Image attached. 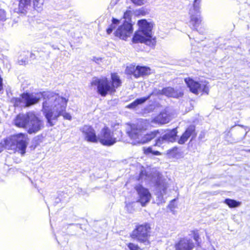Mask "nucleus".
<instances>
[{
    "mask_svg": "<svg viewBox=\"0 0 250 250\" xmlns=\"http://www.w3.org/2000/svg\"><path fill=\"white\" fill-rule=\"evenodd\" d=\"M23 102L26 106L34 104L42 99V111L50 126L55 125L58 119L63 116L66 120H71V116L65 112L68 99L52 91H43L37 93H23Z\"/></svg>",
    "mask_w": 250,
    "mask_h": 250,
    "instance_id": "f257e3e1",
    "label": "nucleus"
},
{
    "mask_svg": "<svg viewBox=\"0 0 250 250\" xmlns=\"http://www.w3.org/2000/svg\"><path fill=\"white\" fill-rule=\"evenodd\" d=\"M18 127L24 128L29 134L36 133L43 127V122L33 112L18 115L14 120Z\"/></svg>",
    "mask_w": 250,
    "mask_h": 250,
    "instance_id": "f03ea898",
    "label": "nucleus"
},
{
    "mask_svg": "<svg viewBox=\"0 0 250 250\" xmlns=\"http://www.w3.org/2000/svg\"><path fill=\"white\" fill-rule=\"evenodd\" d=\"M138 24L139 30L135 33L132 38L134 43H145L150 45L152 42V29L153 24L148 22L146 20H141L138 21Z\"/></svg>",
    "mask_w": 250,
    "mask_h": 250,
    "instance_id": "7ed1b4c3",
    "label": "nucleus"
},
{
    "mask_svg": "<svg viewBox=\"0 0 250 250\" xmlns=\"http://www.w3.org/2000/svg\"><path fill=\"white\" fill-rule=\"evenodd\" d=\"M28 141L27 135L23 133L12 136L4 141L6 147H10L11 149H17L22 155L25 153Z\"/></svg>",
    "mask_w": 250,
    "mask_h": 250,
    "instance_id": "20e7f679",
    "label": "nucleus"
},
{
    "mask_svg": "<svg viewBox=\"0 0 250 250\" xmlns=\"http://www.w3.org/2000/svg\"><path fill=\"white\" fill-rule=\"evenodd\" d=\"M151 227L150 225L145 223L136 227L130 234L132 238L136 239L140 243H143L146 245L150 244L149 237L150 236V230Z\"/></svg>",
    "mask_w": 250,
    "mask_h": 250,
    "instance_id": "39448f33",
    "label": "nucleus"
},
{
    "mask_svg": "<svg viewBox=\"0 0 250 250\" xmlns=\"http://www.w3.org/2000/svg\"><path fill=\"white\" fill-rule=\"evenodd\" d=\"M185 82L190 91L196 95H202L203 93L208 94L209 87L208 83L206 82L199 83L189 78H186Z\"/></svg>",
    "mask_w": 250,
    "mask_h": 250,
    "instance_id": "423d86ee",
    "label": "nucleus"
},
{
    "mask_svg": "<svg viewBox=\"0 0 250 250\" xmlns=\"http://www.w3.org/2000/svg\"><path fill=\"white\" fill-rule=\"evenodd\" d=\"M91 86L97 87V92L102 96H105L108 93H113L111 83L106 78H95L91 83Z\"/></svg>",
    "mask_w": 250,
    "mask_h": 250,
    "instance_id": "0eeeda50",
    "label": "nucleus"
},
{
    "mask_svg": "<svg viewBox=\"0 0 250 250\" xmlns=\"http://www.w3.org/2000/svg\"><path fill=\"white\" fill-rule=\"evenodd\" d=\"M99 141L102 145L111 146L116 142V138L113 137V133L107 127L103 128L97 136V142Z\"/></svg>",
    "mask_w": 250,
    "mask_h": 250,
    "instance_id": "6e6552de",
    "label": "nucleus"
},
{
    "mask_svg": "<svg viewBox=\"0 0 250 250\" xmlns=\"http://www.w3.org/2000/svg\"><path fill=\"white\" fill-rule=\"evenodd\" d=\"M132 32V25L128 21H125L123 24L119 26L114 34L120 39L126 40Z\"/></svg>",
    "mask_w": 250,
    "mask_h": 250,
    "instance_id": "1a4fd4ad",
    "label": "nucleus"
},
{
    "mask_svg": "<svg viewBox=\"0 0 250 250\" xmlns=\"http://www.w3.org/2000/svg\"><path fill=\"white\" fill-rule=\"evenodd\" d=\"M144 131L145 129L138 124H133L130 126V129L127 131V133L132 140V144L136 145L140 143V141H138L141 140Z\"/></svg>",
    "mask_w": 250,
    "mask_h": 250,
    "instance_id": "9d476101",
    "label": "nucleus"
},
{
    "mask_svg": "<svg viewBox=\"0 0 250 250\" xmlns=\"http://www.w3.org/2000/svg\"><path fill=\"white\" fill-rule=\"evenodd\" d=\"M125 72L129 75H133L135 78L147 75L150 73V69L146 66L130 65L126 67Z\"/></svg>",
    "mask_w": 250,
    "mask_h": 250,
    "instance_id": "9b49d317",
    "label": "nucleus"
},
{
    "mask_svg": "<svg viewBox=\"0 0 250 250\" xmlns=\"http://www.w3.org/2000/svg\"><path fill=\"white\" fill-rule=\"evenodd\" d=\"M135 189L139 195L138 202H140L142 206H146L150 201L151 197L149 190L140 185L137 186Z\"/></svg>",
    "mask_w": 250,
    "mask_h": 250,
    "instance_id": "f8f14e48",
    "label": "nucleus"
},
{
    "mask_svg": "<svg viewBox=\"0 0 250 250\" xmlns=\"http://www.w3.org/2000/svg\"><path fill=\"white\" fill-rule=\"evenodd\" d=\"M80 131L87 141L92 143L97 142V136L95 130L91 126L84 125L80 128Z\"/></svg>",
    "mask_w": 250,
    "mask_h": 250,
    "instance_id": "ddd939ff",
    "label": "nucleus"
},
{
    "mask_svg": "<svg viewBox=\"0 0 250 250\" xmlns=\"http://www.w3.org/2000/svg\"><path fill=\"white\" fill-rule=\"evenodd\" d=\"M177 131L176 128L167 131L163 136L159 137L156 140L155 146H160L167 142H173L176 140Z\"/></svg>",
    "mask_w": 250,
    "mask_h": 250,
    "instance_id": "4468645a",
    "label": "nucleus"
},
{
    "mask_svg": "<svg viewBox=\"0 0 250 250\" xmlns=\"http://www.w3.org/2000/svg\"><path fill=\"white\" fill-rule=\"evenodd\" d=\"M190 15L189 26L193 29H197L201 23L200 10L190 8L189 11Z\"/></svg>",
    "mask_w": 250,
    "mask_h": 250,
    "instance_id": "2eb2a0df",
    "label": "nucleus"
},
{
    "mask_svg": "<svg viewBox=\"0 0 250 250\" xmlns=\"http://www.w3.org/2000/svg\"><path fill=\"white\" fill-rule=\"evenodd\" d=\"M151 181L152 182L155 183L157 188L161 195L163 196L166 194L167 184L166 182V180L162 177L161 174L158 172L155 173Z\"/></svg>",
    "mask_w": 250,
    "mask_h": 250,
    "instance_id": "dca6fc26",
    "label": "nucleus"
},
{
    "mask_svg": "<svg viewBox=\"0 0 250 250\" xmlns=\"http://www.w3.org/2000/svg\"><path fill=\"white\" fill-rule=\"evenodd\" d=\"M31 0H20L19 5V11L24 13L27 6L29 5ZM44 0H33V4L35 9L40 10L42 9Z\"/></svg>",
    "mask_w": 250,
    "mask_h": 250,
    "instance_id": "f3484780",
    "label": "nucleus"
},
{
    "mask_svg": "<svg viewBox=\"0 0 250 250\" xmlns=\"http://www.w3.org/2000/svg\"><path fill=\"white\" fill-rule=\"evenodd\" d=\"M196 136L195 126L193 125H191L186 129L185 132L181 136L178 140V143L181 145L184 144L190 136L192 137V138H193Z\"/></svg>",
    "mask_w": 250,
    "mask_h": 250,
    "instance_id": "a211bd4d",
    "label": "nucleus"
},
{
    "mask_svg": "<svg viewBox=\"0 0 250 250\" xmlns=\"http://www.w3.org/2000/svg\"><path fill=\"white\" fill-rule=\"evenodd\" d=\"M170 120V116L166 112H161L155 117L151 121L152 123L158 124H165Z\"/></svg>",
    "mask_w": 250,
    "mask_h": 250,
    "instance_id": "6ab92c4d",
    "label": "nucleus"
},
{
    "mask_svg": "<svg viewBox=\"0 0 250 250\" xmlns=\"http://www.w3.org/2000/svg\"><path fill=\"white\" fill-rule=\"evenodd\" d=\"M193 246V244L190 240L184 239L176 245V250H191Z\"/></svg>",
    "mask_w": 250,
    "mask_h": 250,
    "instance_id": "aec40b11",
    "label": "nucleus"
},
{
    "mask_svg": "<svg viewBox=\"0 0 250 250\" xmlns=\"http://www.w3.org/2000/svg\"><path fill=\"white\" fill-rule=\"evenodd\" d=\"M159 133L160 132L158 130H155L145 135L143 134L141 140L139 141V144H145L150 141L151 140L157 136V135L159 134Z\"/></svg>",
    "mask_w": 250,
    "mask_h": 250,
    "instance_id": "412c9836",
    "label": "nucleus"
},
{
    "mask_svg": "<svg viewBox=\"0 0 250 250\" xmlns=\"http://www.w3.org/2000/svg\"><path fill=\"white\" fill-rule=\"evenodd\" d=\"M157 93L158 94H163L167 97L173 98L177 97L178 95L177 92L171 87L164 88L162 90H159Z\"/></svg>",
    "mask_w": 250,
    "mask_h": 250,
    "instance_id": "4be33fe9",
    "label": "nucleus"
},
{
    "mask_svg": "<svg viewBox=\"0 0 250 250\" xmlns=\"http://www.w3.org/2000/svg\"><path fill=\"white\" fill-rule=\"evenodd\" d=\"M111 86L112 92L114 93L116 91V88L121 85L122 82L119 76L115 73L111 74Z\"/></svg>",
    "mask_w": 250,
    "mask_h": 250,
    "instance_id": "5701e85b",
    "label": "nucleus"
},
{
    "mask_svg": "<svg viewBox=\"0 0 250 250\" xmlns=\"http://www.w3.org/2000/svg\"><path fill=\"white\" fill-rule=\"evenodd\" d=\"M154 93V92L150 94L148 96H147L146 97H142V98L135 100L133 102H132L130 104H128L127 106V107L128 108H136L138 105L144 103L147 100H148L150 98L151 95H152Z\"/></svg>",
    "mask_w": 250,
    "mask_h": 250,
    "instance_id": "b1692460",
    "label": "nucleus"
},
{
    "mask_svg": "<svg viewBox=\"0 0 250 250\" xmlns=\"http://www.w3.org/2000/svg\"><path fill=\"white\" fill-rule=\"evenodd\" d=\"M112 23L109 27L106 29V32L108 34H110L113 30L117 27L120 23V21L113 18L112 20Z\"/></svg>",
    "mask_w": 250,
    "mask_h": 250,
    "instance_id": "393cba45",
    "label": "nucleus"
},
{
    "mask_svg": "<svg viewBox=\"0 0 250 250\" xmlns=\"http://www.w3.org/2000/svg\"><path fill=\"white\" fill-rule=\"evenodd\" d=\"M225 203L230 208L237 207L240 205V202L230 199H226L225 200Z\"/></svg>",
    "mask_w": 250,
    "mask_h": 250,
    "instance_id": "a878e982",
    "label": "nucleus"
},
{
    "mask_svg": "<svg viewBox=\"0 0 250 250\" xmlns=\"http://www.w3.org/2000/svg\"><path fill=\"white\" fill-rule=\"evenodd\" d=\"M126 247L125 248V250H141L139 246L133 243H127L126 244Z\"/></svg>",
    "mask_w": 250,
    "mask_h": 250,
    "instance_id": "bb28decb",
    "label": "nucleus"
},
{
    "mask_svg": "<svg viewBox=\"0 0 250 250\" xmlns=\"http://www.w3.org/2000/svg\"><path fill=\"white\" fill-rule=\"evenodd\" d=\"M201 1L202 0H194L193 6L191 8L195 9L196 10H200V4Z\"/></svg>",
    "mask_w": 250,
    "mask_h": 250,
    "instance_id": "cd10ccee",
    "label": "nucleus"
},
{
    "mask_svg": "<svg viewBox=\"0 0 250 250\" xmlns=\"http://www.w3.org/2000/svg\"><path fill=\"white\" fill-rule=\"evenodd\" d=\"M131 12L130 11H127L124 13V18L126 20L125 21H128L130 22V21L131 19Z\"/></svg>",
    "mask_w": 250,
    "mask_h": 250,
    "instance_id": "c85d7f7f",
    "label": "nucleus"
},
{
    "mask_svg": "<svg viewBox=\"0 0 250 250\" xmlns=\"http://www.w3.org/2000/svg\"><path fill=\"white\" fill-rule=\"evenodd\" d=\"M148 0H131L132 2L136 5H142L144 4Z\"/></svg>",
    "mask_w": 250,
    "mask_h": 250,
    "instance_id": "c756f323",
    "label": "nucleus"
},
{
    "mask_svg": "<svg viewBox=\"0 0 250 250\" xmlns=\"http://www.w3.org/2000/svg\"><path fill=\"white\" fill-rule=\"evenodd\" d=\"M6 19L5 12L4 10L0 9V21H3Z\"/></svg>",
    "mask_w": 250,
    "mask_h": 250,
    "instance_id": "7c9ffc66",
    "label": "nucleus"
},
{
    "mask_svg": "<svg viewBox=\"0 0 250 250\" xmlns=\"http://www.w3.org/2000/svg\"><path fill=\"white\" fill-rule=\"evenodd\" d=\"M132 204L129 203V204H126V209L129 212H131L133 210L132 209Z\"/></svg>",
    "mask_w": 250,
    "mask_h": 250,
    "instance_id": "2f4dec72",
    "label": "nucleus"
},
{
    "mask_svg": "<svg viewBox=\"0 0 250 250\" xmlns=\"http://www.w3.org/2000/svg\"><path fill=\"white\" fill-rule=\"evenodd\" d=\"M145 153L146 154L152 153H153V150L151 148V147H149L147 148L146 149H145Z\"/></svg>",
    "mask_w": 250,
    "mask_h": 250,
    "instance_id": "473e14b6",
    "label": "nucleus"
},
{
    "mask_svg": "<svg viewBox=\"0 0 250 250\" xmlns=\"http://www.w3.org/2000/svg\"><path fill=\"white\" fill-rule=\"evenodd\" d=\"M93 61H94L96 63H99V62L101 61V58H96V57H94L93 59Z\"/></svg>",
    "mask_w": 250,
    "mask_h": 250,
    "instance_id": "72a5a7b5",
    "label": "nucleus"
},
{
    "mask_svg": "<svg viewBox=\"0 0 250 250\" xmlns=\"http://www.w3.org/2000/svg\"><path fill=\"white\" fill-rule=\"evenodd\" d=\"M152 154L155 155H160L161 153L160 152H159L158 151H153Z\"/></svg>",
    "mask_w": 250,
    "mask_h": 250,
    "instance_id": "f704fd0d",
    "label": "nucleus"
},
{
    "mask_svg": "<svg viewBox=\"0 0 250 250\" xmlns=\"http://www.w3.org/2000/svg\"><path fill=\"white\" fill-rule=\"evenodd\" d=\"M3 150V146L0 144V152Z\"/></svg>",
    "mask_w": 250,
    "mask_h": 250,
    "instance_id": "c9c22d12",
    "label": "nucleus"
}]
</instances>
